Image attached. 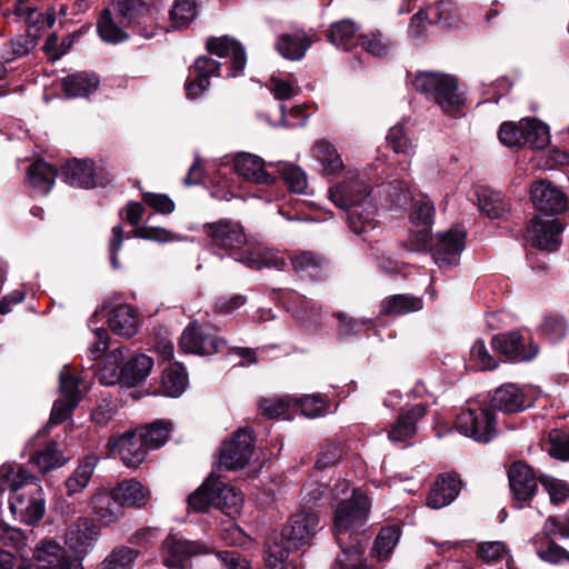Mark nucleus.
I'll use <instances>...</instances> for the list:
<instances>
[{"instance_id": "22", "label": "nucleus", "mask_w": 569, "mask_h": 569, "mask_svg": "<svg viewBox=\"0 0 569 569\" xmlns=\"http://www.w3.org/2000/svg\"><path fill=\"white\" fill-rule=\"evenodd\" d=\"M461 490V481L456 475L440 476L427 497V506L440 509L450 505Z\"/></svg>"}, {"instance_id": "16", "label": "nucleus", "mask_w": 569, "mask_h": 569, "mask_svg": "<svg viewBox=\"0 0 569 569\" xmlns=\"http://www.w3.org/2000/svg\"><path fill=\"white\" fill-rule=\"evenodd\" d=\"M562 229V224L557 219H542L536 216L529 227L530 241L540 250L555 251L559 247Z\"/></svg>"}, {"instance_id": "50", "label": "nucleus", "mask_w": 569, "mask_h": 569, "mask_svg": "<svg viewBox=\"0 0 569 569\" xmlns=\"http://www.w3.org/2000/svg\"><path fill=\"white\" fill-rule=\"evenodd\" d=\"M120 26L119 22L113 21L111 10L104 9L100 14L97 28L103 41L120 42L127 37Z\"/></svg>"}, {"instance_id": "7", "label": "nucleus", "mask_w": 569, "mask_h": 569, "mask_svg": "<svg viewBox=\"0 0 569 569\" xmlns=\"http://www.w3.org/2000/svg\"><path fill=\"white\" fill-rule=\"evenodd\" d=\"M455 426L460 433L482 443H488L496 435L495 416L488 408L461 410Z\"/></svg>"}, {"instance_id": "35", "label": "nucleus", "mask_w": 569, "mask_h": 569, "mask_svg": "<svg viewBox=\"0 0 569 569\" xmlns=\"http://www.w3.org/2000/svg\"><path fill=\"white\" fill-rule=\"evenodd\" d=\"M153 367V359L144 353L132 357L122 366V383L133 387L143 381Z\"/></svg>"}, {"instance_id": "28", "label": "nucleus", "mask_w": 569, "mask_h": 569, "mask_svg": "<svg viewBox=\"0 0 569 569\" xmlns=\"http://www.w3.org/2000/svg\"><path fill=\"white\" fill-rule=\"evenodd\" d=\"M91 507L93 513L104 525L116 522L123 516L124 507L116 499L112 490L93 495Z\"/></svg>"}, {"instance_id": "12", "label": "nucleus", "mask_w": 569, "mask_h": 569, "mask_svg": "<svg viewBox=\"0 0 569 569\" xmlns=\"http://www.w3.org/2000/svg\"><path fill=\"white\" fill-rule=\"evenodd\" d=\"M535 208L546 214H557L568 209L567 194L549 180H538L530 188Z\"/></svg>"}, {"instance_id": "33", "label": "nucleus", "mask_w": 569, "mask_h": 569, "mask_svg": "<svg viewBox=\"0 0 569 569\" xmlns=\"http://www.w3.org/2000/svg\"><path fill=\"white\" fill-rule=\"evenodd\" d=\"M328 37L333 46L345 51L356 48L361 40V37L358 36V28L351 20L332 23Z\"/></svg>"}, {"instance_id": "15", "label": "nucleus", "mask_w": 569, "mask_h": 569, "mask_svg": "<svg viewBox=\"0 0 569 569\" xmlns=\"http://www.w3.org/2000/svg\"><path fill=\"white\" fill-rule=\"evenodd\" d=\"M110 450L118 453L122 462L130 468H137L146 459L148 448L138 431L126 432L108 442Z\"/></svg>"}, {"instance_id": "63", "label": "nucleus", "mask_w": 569, "mask_h": 569, "mask_svg": "<svg viewBox=\"0 0 569 569\" xmlns=\"http://www.w3.org/2000/svg\"><path fill=\"white\" fill-rule=\"evenodd\" d=\"M387 141L397 153L409 156L412 152L413 147L410 140L406 137L402 127H392L388 132Z\"/></svg>"}, {"instance_id": "26", "label": "nucleus", "mask_w": 569, "mask_h": 569, "mask_svg": "<svg viewBox=\"0 0 569 569\" xmlns=\"http://www.w3.org/2000/svg\"><path fill=\"white\" fill-rule=\"evenodd\" d=\"M64 181L79 188L96 187V173L93 162L90 160L73 159L68 161L62 168Z\"/></svg>"}, {"instance_id": "55", "label": "nucleus", "mask_w": 569, "mask_h": 569, "mask_svg": "<svg viewBox=\"0 0 569 569\" xmlns=\"http://www.w3.org/2000/svg\"><path fill=\"white\" fill-rule=\"evenodd\" d=\"M546 450L556 459L569 460V433L552 429L548 435Z\"/></svg>"}, {"instance_id": "14", "label": "nucleus", "mask_w": 569, "mask_h": 569, "mask_svg": "<svg viewBox=\"0 0 569 569\" xmlns=\"http://www.w3.org/2000/svg\"><path fill=\"white\" fill-rule=\"evenodd\" d=\"M466 233L452 228L446 233L439 234L438 242L432 249V258L440 268L453 267L465 248Z\"/></svg>"}, {"instance_id": "37", "label": "nucleus", "mask_w": 569, "mask_h": 569, "mask_svg": "<svg viewBox=\"0 0 569 569\" xmlns=\"http://www.w3.org/2000/svg\"><path fill=\"white\" fill-rule=\"evenodd\" d=\"M66 550L54 541H43L34 550L36 569H57L61 566Z\"/></svg>"}, {"instance_id": "20", "label": "nucleus", "mask_w": 569, "mask_h": 569, "mask_svg": "<svg viewBox=\"0 0 569 569\" xmlns=\"http://www.w3.org/2000/svg\"><path fill=\"white\" fill-rule=\"evenodd\" d=\"M206 48L209 53L220 58L231 57L233 72L230 76H236L244 69L247 63L244 48L233 38L228 36L210 38Z\"/></svg>"}, {"instance_id": "59", "label": "nucleus", "mask_w": 569, "mask_h": 569, "mask_svg": "<svg viewBox=\"0 0 569 569\" xmlns=\"http://www.w3.org/2000/svg\"><path fill=\"white\" fill-rule=\"evenodd\" d=\"M431 227L432 226H412L406 247L411 251L426 250L431 241Z\"/></svg>"}, {"instance_id": "2", "label": "nucleus", "mask_w": 569, "mask_h": 569, "mask_svg": "<svg viewBox=\"0 0 569 569\" xmlns=\"http://www.w3.org/2000/svg\"><path fill=\"white\" fill-rule=\"evenodd\" d=\"M330 200L339 208L348 210L349 228L361 234L376 228V207L370 189L362 180L353 179L329 190Z\"/></svg>"}, {"instance_id": "58", "label": "nucleus", "mask_w": 569, "mask_h": 569, "mask_svg": "<svg viewBox=\"0 0 569 569\" xmlns=\"http://www.w3.org/2000/svg\"><path fill=\"white\" fill-rule=\"evenodd\" d=\"M435 211V206L429 199L418 200L410 214L412 226H432Z\"/></svg>"}, {"instance_id": "29", "label": "nucleus", "mask_w": 569, "mask_h": 569, "mask_svg": "<svg viewBox=\"0 0 569 569\" xmlns=\"http://www.w3.org/2000/svg\"><path fill=\"white\" fill-rule=\"evenodd\" d=\"M108 323L113 333L124 338H131L138 331V316L127 305L114 307L109 315Z\"/></svg>"}, {"instance_id": "51", "label": "nucleus", "mask_w": 569, "mask_h": 569, "mask_svg": "<svg viewBox=\"0 0 569 569\" xmlns=\"http://www.w3.org/2000/svg\"><path fill=\"white\" fill-rule=\"evenodd\" d=\"M266 569H299V565L289 559V551L281 543L274 542L268 549Z\"/></svg>"}, {"instance_id": "24", "label": "nucleus", "mask_w": 569, "mask_h": 569, "mask_svg": "<svg viewBox=\"0 0 569 569\" xmlns=\"http://www.w3.org/2000/svg\"><path fill=\"white\" fill-rule=\"evenodd\" d=\"M525 402L526 398L521 389L513 383H507L495 390L490 405L495 410L515 413L526 408Z\"/></svg>"}, {"instance_id": "6", "label": "nucleus", "mask_w": 569, "mask_h": 569, "mask_svg": "<svg viewBox=\"0 0 569 569\" xmlns=\"http://www.w3.org/2000/svg\"><path fill=\"white\" fill-rule=\"evenodd\" d=\"M9 509L16 518L28 525L40 521L46 510L42 488L29 480L19 493L9 497Z\"/></svg>"}, {"instance_id": "5", "label": "nucleus", "mask_w": 569, "mask_h": 569, "mask_svg": "<svg viewBox=\"0 0 569 569\" xmlns=\"http://www.w3.org/2000/svg\"><path fill=\"white\" fill-rule=\"evenodd\" d=\"M203 233L209 247L221 250L237 261V257L247 256V234L243 227L236 221L221 219L203 224Z\"/></svg>"}, {"instance_id": "31", "label": "nucleus", "mask_w": 569, "mask_h": 569, "mask_svg": "<svg viewBox=\"0 0 569 569\" xmlns=\"http://www.w3.org/2000/svg\"><path fill=\"white\" fill-rule=\"evenodd\" d=\"M312 156L321 164L323 176H337L343 169V162L337 149L328 140H318L312 147Z\"/></svg>"}, {"instance_id": "23", "label": "nucleus", "mask_w": 569, "mask_h": 569, "mask_svg": "<svg viewBox=\"0 0 569 569\" xmlns=\"http://www.w3.org/2000/svg\"><path fill=\"white\" fill-rule=\"evenodd\" d=\"M99 533L98 527L89 518L77 519L68 529L66 542L77 553L84 552Z\"/></svg>"}, {"instance_id": "8", "label": "nucleus", "mask_w": 569, "mask_h": 569, "mask_svg": "<svg viewBox=\"0 0 569 569\" xmlns=\"http://www.w3.org/2000/svg\"><path fill=\"white\" fill-rule=\"evenodd\" d=\"M319 530V517L315 510L302 509L293 515L283 529L281 545L290 552L310 543L312 537Z\"/></svg>"}, {"instance_id": "30", "label": "nucleus", "mask_w": 569, "mask_h": 569, "mask_svg": "<svg viewBox=\"0 0 569 569\" xmlns=\"http://www.w3.org/2000/svg\"><path fill=\"white\" fill-rule=\"evenodd\" d=\"M99 78L94 73L74 72L62 79V88L68 98H86L99 87Z\"/></svg>"}, {"instance_id": "34", "label": "nucleus", "mask_w": 569, "mask_h": 569, "mask_svg": "<svg viewBox=\"0 0 569 569\" xmlns=\"http://www.w3.org/2000/svg\"><path fill=\"white\" fill-rule=\"evenodd\" d=\"M99 458L96 455L86 456L66 480L67 495L73 496L82 491L89 483Z\"/></svg>"}, {"instance_id": "44", "label": "nucleus", "mask_w": 569, "mask_h": 569, "mask_svg": "<svg viewBox=\"0 0 569 569\" xmlns=\"http://www.w3.org/2000/svg\"><path fill=\"white\" fill-rule=\"evenodd\" d=\"M478 207L490 219L500 218L507 210L502 196L489 189L477 191Z\"/></svg>"}, {"instance_id": "56", "label": "nucleus", "mask_w": 569, "mask_h": 569, "mask_svg": "<svg viewBox=\"0 0 569 569\" xmlns=\"http://www.w3.org/2000/svg\"><path fill=\"white\" fill-rule=\"evenodd\" d=\"M425 13L428 20V23H450L453 19V4L448 0L437 1L427 6L425 9Z\"/></svg>"}, {"instance_id": "43", "label": "nucleus", "mask_w": 569, "mask_h": 569, "mask_svg": "<svg viewBox=\"0 0 569 569\" xmlns=\"http://www.w3.org/2000/svg\"><path fill=\"white\" fill-rule=\"evenodd\" d=\"M139 551L126 546L116 547L97 569H132Z\"/></svg>"}, {"instance_id": "36", "label": "nucleus", "mask_w": 569, "mask_h": 569, "mask_svg": "<svg viewBox=\"0 0 569 569\" xmlns=\"http://www.w3.org/2000/svg\"><path fill=\"white\" fill-rule=\"evenodd\" d=\"M545 530L533 537L532 543L537 556L546 562L559 563L569 560V552L553 542Z\"/></svg>"}, {"instance_id": "3", "label": "nucleus", "mask_w": 569, "mask_h": 569, "mask_svg": "<svg viewBox=\"0 0 569 569\" xmlns=\"http://www.w3.org/2000/svg\"><path fill=\"white\" fill-rule=\"evenodd\" d=\"M412 86L447 113L458 111L463 104V100L458 92V81L448 73L418 72L412 80Z\"/></svg>"}, {"instance_id": "54", "label": "nucleus", "mask_w": 569, "mask_h": 569, "mask_svg": "<svg viewBox=\"0 0 569 569\" xmlns=\"http://www.w3.org/2000/svg\"><path fill=\"white\" fill-rule=\"evenodd\" d=\"M284 183L295 193H305L308 181L305 171L291 163L281 164L278 169Z\"/></svg>"}, {"instance_id": "64", "label": "nucleus", "mask_w": 569, "mask_h": 569, "mask_svg": "<svg viewBox=\"0 0 569 569\" xmlns=\"http://www.w3.org/2000/svg\"><path fill=\"white\" fill-rule=\"evenodd\" d=\"M342 455H343V450H342L341 445L338 442H335V441H329L322 448V450L317 459L316 466L319 469L333 466L337 462H339V460L342 458Z\"/></svg>"}, {"instance_id": "4", "label": "nucleus", "mask_w": 569, "mask_h": 569, "mask_svg": "<svg viewBox=\"0 0 569 569\" xmlns=\"http://www.w3.org/2000/svg\"><path fill=\"white\" fill-rule=\"evenodd\" d=\"M242 496L221 479L210 476L200 488L188 498L189 507L194 511H207L210 507L227 512L237 511L242 503Z\"/></svg>"}, {"instance_id": "18", "label": "nucleus", "mask_w": 569, "mask_h": 569, "mask_svg": "<svg viewBox=\"0 0 569 569\" xmlns=\"http://www.w3.org/2000/svg\"><path fill=\"white\" fill-rule=\"evenodd\" d=\"M233 168L238 176L243 180L257 184H270L274 182V178L266 169L262 158L248 153H238L233 160Z\"/></svg>"}, {"instance_id": "42", "label": "nucleus", "mask_w": 569, "mask_h": 569, "mask_svg": "<svg viewBox=\"0 0 569 569\" xmlns=\"http://www.w3.org/2000/svg\"><path fill=\"white\" fill-rule=\"evenodd\" d=\"M187 373L178 362L170 365L162 375V389L169 397H179L187 387Z\"/></svg>"}, {"instance_id": "40", "label": "nucleus", "mask_w": 569, "mask_h": 569, "mask_svg": "<svg viewBox=\"0 0 569 569\" xmlns=\"http://www.w3.org/2000/svg\"><path fill=\"white\" fill-rule=\"evenodd\" d=\"M30 183L43 193H48L56 180L57 170L43 160L34 161L28 169Z\"/></svg>"}, {"instance_id": "21", "label": "nucleus", "mask_w": 569, "mask_h": 569, "mask_svg": "<svg viewBox=\"0 0 569 569\" xmlns=\"http://www.w3.org/2000/svg\"><path fill=\"white\" fill-rule=\"evenodd\" d=\"M427 407L422 403L402 409L397 420L391 425L389 439L393 442L411 438L417 431V422L425 417Z\"/></svg>"}, {"instance_id": "46", "label": "nucleus", "mask_w": 569, "mask_h": 569, "mask_svg": "<svg viewBox=\"0 0 569 569\" xmlns=\"http://www.w3.org/2000/svg\"><path fill=\"white\" fill-rule=\"evenodd\" d=\"M171 423L164 420H157L142 428L139 432L149 450L163 446L169 437Z\"/></svg>"}, {"instance_id": "10", "label": "nucleus", "mask_w": 569, "mask_h": 569, "mask_svg": "<svg viewBox=\"0 0 569 569\" xmlns=\"http://www.w3.org/2000/svg\"><path fill=\"white\" fill-rule=\"evenodd\" d=\"M253 431L250 428L237 430L221 448L219 462L228 470H238L247 466L253 452Z\"/></svg>"}, {"instance_id": "38", "label": "nucleus", "mask_w": 569, "mask_h": 569, "mask_svg": "<svg viewBox=\"0 0 569 569\" xmlns=\"http://www.w3.org/2000/svg\"><path fill=\"white\" fill-rule=\"evenodd\" d=\"M123 359V347L116 348L106 357L103 365L98 370V378L101 383L112 386L117 382H122V367L120 368V362Z\"/></svg>"}, {"instance_id": "41", "label": "nucleus", "mask_w": 569, "mask_h": 569, "mask_svg": "<svg viewBox=\"0 0 569 569\" xmlns=\"http://www.w3.org/2000/svg\"><path fill=\"white\" fill-rule=\"evenodd\" d=\"M198 16L197 0H174L170 12V21L174 29H184L196 20Z\"/></svg>"}, {"instance_id": "62", "label": "nucleus", "mask_w": 569, "mask_h": 569, "mask_svg": "<svg viewBox=\"0 0 569 569\" xmlns=\"http://www.w3.org/2000/svg\"><path fill=\"white\" fill-rule=\"evenodd\" d=\"M470 353L471 360L475 361L481 370H492L498 366V362L489 353L485 341L481 339L475 341Z\"/></svg>"}, {"instance_id": "9", "label": "nucleus", "mask_w": 569, "mask_h": 569, "mask_svg": "<svg viewBox=\"0 0 569 569\" xmlns=\"http://www.w3.org/2000/svg\"><path fill=\"white\" fill-rule=\"evenodd\" d=\"M227 342L216 336L209 327L191 322L182 331L179 347L187 353L211 356L220 352Z\"/></svg>"}, {"instance_id": "53", "label": "nucleus", "mask_w": 569, "mask_h": 569, "mask_svg": "<svg viewBox=\"0 0 569 569\" xmlns=\"http://www.w3.org/2000/svg\"><path fill=\"white\" fill-rule=\"evenodd\" d=\"M34 478L21 468L18 471L14 470H1L0 471V493L9 490L10 496L19 493L20 490L28 483L29 480Z\"/></svg>"}, {"instance_id": "11", "label": "nucleus", "mask_w": 569, "mask_h": 569, "mask_svg": "<svg viewBox=\"0 0 569 569\" xmlns=\"http://www.w3.org/2000/svg\"><path fill=\"white\" fill-rule=\"evenodd\" d=\"M206 552H208L206 546L170 533L162 543L161 557L166 567L182 569L190 557Z\"/></svg>"}, {"instance_id": "13", "label": "nucleus", "mask_w": 569, "mask_h": 569, "mask_svg": "<svg viewBox=\"0 0 569 569\" xmlns=\"http://www.w3.org/2000/svg\"><path fill=\"white\" fill-rule=\"evenodd\" d=\"M491 346L507 360L513 362L530 361L539 351L536 343L532 341L526 343L523 337L516 331L493 336L491 339Z\"/></svg>"}, {"instance_id": "48", "label": "nucleus", "mask_w": 569, "mask_h": 569, "mask_svg": "<svg viewBox=\"0 0 569 569\" xmlns=\"http://www.w3.org/2000/svg\"><path fill=\"white\" fill-rule=\"evenodd\" d=\"M112 7L122 26L130 24L147 9L143 0H113Z\"/></svg>"}, {"instance_id": "60", "label": "nucleus", "mask_w": 569, "mask_h": 569, "mask_svg": "<svg viewBox=\"0 0 569 569\" xmlns=\"http://www.w3.org/2000/svg\"><path fill=\"white\" fill-rule=\"evenodd\" d=\"M539 481L548 491L551 502L557 505L569 497V487L566 482L546 475H541Z\"/></svg>"}, {"instance_id": "52", "label": "nucleus", "mask_w": 569, "mask_h": 569, "mask_svg": "<svg viewBox=\"0 0 569 569\" xmlns=\"http://www.w3.org/2000/svg\"><path fill=\"white\" fill-rule=\"evenodd\" d=\"M362 48L373 57H386L391 52L393 43L380 31H373L361 36Z\"/></svg>"}, {"instance_id": "61", "label": "nucleus", "mask_w": 569, "mask_h": 569, "mask_svg": "<svg viewBox=\"0 0 569 569\" xmlns=\"http://www.w3.org/2000/svg\"><path fill=\"white\" fill-rule=\"evenodd\" d=\"M499 140L509 148L523 147L522 120L518 126L512 122L502 123L499 130Z\"/></svg>"}, {"instance_id": "17", "label": "nucleus", "mask_w": 569, "mask_h": 569, "mask_svg": "<svg viewBox=\"0 0 569 569\" xmlns=\"http://www.w3.org/2000/svg\"><path fill=\"white\" fill-rule=\"evenodd\" d=\"M510 489L519 501L531 500L538 487L539 477L522 461L513 462L508 471Z\"/></svg>"}, {"instance_id": "49", "label": "nucleus", "mask_w": 569, "mask_h": 569, "mask_svg": "<svg viewBox=\"0 0 569 569\" xmlns=\"http://www.w3.org/2000/svg\"><path fill=\"white\" fill-rule=\"evenodd\" d=\"M326 263V259L311 251H302L291 257L292 269L299 274L312 276Z\"/></svg>"}, {"instance_id": "1", "label": "nucleus", "mask_w": 569, "mask_h": 569, "mask_svg": "<svg viewBox=\"0 0 569 569\" xmlns=\"http://www.w3.org/2000/svg\"><path fill=\"white\" fill-rule=\"evenodd\" d=\"M338 503L333 511V527L337 542L346 557H356L361 551L357 530L367 521L370 500L365 492L351 488L348 481H339L333 489Z\"/></svg>"}, {"instance_id": "25", "label": "nucleus", "mask_w": 569, "mask_h": 569, "mask_svg": "<svg viewBox=\"0 0 569 569\" xmlns=\"http://www.w3.org/2000/svg\"><path fill=\"white\" fill-rule=\"evenodd\" d=\"M311 44L310 37L305 31L298 30L280 34L276 42V49L284 59L298 61L306 56Z\"/></svg>"}, {"instance_id": "32", "label": "nucleus", "mask_w": 569, "mask_h": 569, "mask_svg": "<svg viewBox=\"0 0 569 569\" xmlns=\"http://www.w3.org/2000/svg\"><path fill=\"white\" fill-rule=\"evenodd\" d=\"M112 491L123 507H142L150 498V492L133 479L121 482Z\"/></svg>"}, {"instance_id": "19", "label": "nucleus", "mask_w": 569, "mask_h": 569, "mask_svg": "<svg viewBox=\"0 0 569 569\" xmlns=\"http://www.w3.org/2000/svg\"><path fill=\"white\" fill-rule=\"evenodd\" d=\"M220 63L210 58L201 56L193 63L194 77L188 78L186 82L187 96L196 99L210 86L209 78L219 76Z\"/></svg>"}, {"instance_id": "47", "label": "nucleus", "mask_w": 569, "mask_h": 569, "mask_svg": "<svg viewBox=\"0 0 569 569\" xmlns=\"http://www.w3.org/2000/svg\"><path fill=\"white\" fill-rule=\"evenodd\" d=\"M400 539L398 527L382 528L375 541L373 552L379 561L387 560Z\"/></svg>"}, {"instance_id": "27", "label": "nucleus", "mask_w": 569, "mask_h": 569, "mask_svg": "<svg viewBox=\"0 0 569 569\" xmlns=\"http://www.w3.org/2000/svg\"><path fill=\"white\" fill-rule=\"evenodd\" d=\"M423 307L421 297L399 293L386 297L380 303V313L388 317L405 316L417 312Z\"/></svg>"}, {"instance_id": "57", "label": "nucleus", "mask_w": 569, "mask_h": 569, "mask_svg": "<svg viewBox=\"0 0 569 569\" xmlns=\"http://www.w3.org/2000/svg\"><path fill=\"white\" fill-rule=\"evenodd\" d=\"M237 261L251 269L276 268L282 269L286 261L282 257L276 254H264L259 257L249 251L247 256L237 257Z\"/></svg>"}, {"instance_id": "39", "label": "nucleus", "mask_w": 569, "mask_h": 569, "mask_svg": "<svg viewBox=\"0 0 569 569\" xmlns=\"http://www.w3.org/2000/svg\"><path fill=\"white\" fill-rule=\"evenodd\" d=\"M522 132V143L533 149H542L550 141L548 126L536 119H523Z\"/></svg>"}, {"instance_id": "45", "label": "nucleus", "mask_w": 569, "mask_h": 569, "mask_svg": "<svg viewBox=\"0 0 569 569\" xmlns=\"http://www.w3.org/2000/svg\"><path fill=\"white\" fill-rule=\"evenodd\" d=\"M66 458L58 449L56 443H48L42 450L31 456V462L34 463L42 472L59 468L66 463Z\"/></svg>"}]
</instances>
